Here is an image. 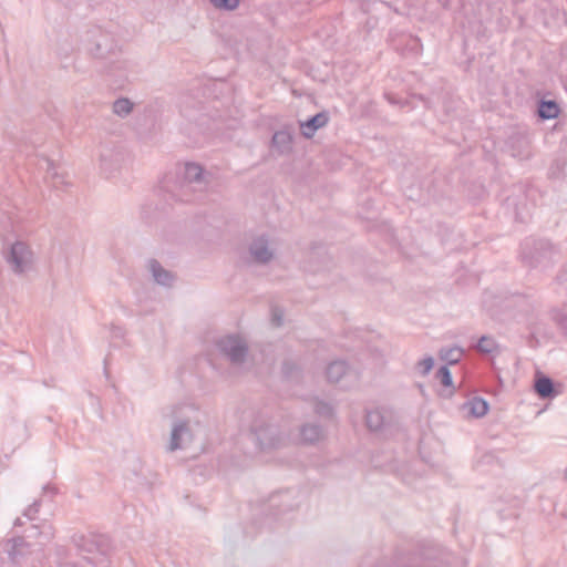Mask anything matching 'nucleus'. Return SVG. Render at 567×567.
<instances>
[{
	"label": "nucleus",
	"mask_w": 567,
	"mask_h": 567,
	"mask_svg": "<svg viewBox=\"0 0 567 567\" xmlns=\"http://www.w3.org/2000/svg\"><path fill=\"white\" fill-rule=\"evenodd\" d=\"M207 183L205 171L199 164L186 163L175 184L166 187L177 200L189 202L195 192L206 188Z\"/></svg>",
	"instance_id": "obj_1"
},
{
	"label": "nucleus",
	"mask_w": 567,
	"mask_h": 567,
	"mask_svg": "<svg viewBox=\"0 0 567 567\" xmlns=\"http://www.w3.org/2000/svg\"><path fill=\"white\" fill-rule=\"evenodd\" d=\"M72 543L82 557L83 563H71L60 558V564L72 567H105L107 558L101 549L97 537L93 534H74Z\"/></svg>",
	"instance_id": "obj_2"
},
{
	"label": "nucleus",
	"mask_w": 567,
	"mask_h": 567,
	"mask_svg": "<svg viewBox=\"0 0 567 567\" xmlns=\"http://www.w3.org/2000/svg\"><path fill=\"white\" fill-rule=\"evenodd\" d=\"M558 256V249L547 239H526L522 246V259L533 268L545 269L555 262Z\"/></svg>",
	"instance_id": "obj_3"
},
{
	"label": "nucleus",
	"mask_w": 567,
	"mask_h": 567,
	"mask_svg": "<svg viewBox=\"0 0 567 567\" xmlns=\"http://www.w3.org/2000/svg\"><path fill=\"white\" fill-rule=\"evenodd\" d=\"M251 435L261 451H271L286 446L289 442L278 425L266 420H256L251 425Z\"/></svg>",
	"instance_id": "obj_4"
},
{
	"label": "nucleus",
	"mask_w": 567,
	"mask_h": 567,
	"mask_svg": "<svg viewBox=\"0 0 567 567\" xmlns=\"http://www.w3.org/2000/svg\"><path fill=\"white\" fill-rule=\"evenodd\" d=\"M216 347L233 364L243 363L248 354L247 342L238 334L219 338L216 341Z\"/></svg>",
	"instance_id": "obj_5"
},
{
	"label": "nucleus",
	"mask_w": 567,
	"mask_h": 567,
	"mask_svg": "<svg viewBox=\"0 0 567 567\" xmlns=\"http://www.w3.org/2000/svg\"><path fill=\"white\" fill-rule=\"evenodd\" d=\"M6 261L16 275H22L32 268L33 252L25 243L16 241L6 255Z\"/></svg>",
	"instance_id": "obj_6"
},
{
	"label": "nucleus",
	"mask_w": 567,
	"mask_h": 567,
	"mask_svg": "<svg viewBox=\"0 0 567 567\" xmlns=\"http://www.w3.org/2000/svg\"><path fill=\"white\" fill-rule=\"evenodd\" d=\"M87 50L99 59L105 58L113 49V39L100 28H93L87 31Z\"/></svg>",
	"instance_id": "obj_7"
},
{
	"label": "nucleus",
	"mask_w": 567,
	"mask_h": 567,
	"mask_svg": "<svg viewBox=\"0 0 567 567\" xmlns=\"http://www.w3.org/2000/svg\"><path fill=\"white\" fill-rule=\"evenodd\" d=\"M125 152L117 146L103 145L100 151V167L107 176L121 168L125 162Z\"/></svg>",
	"instance_id": "obj_8"
},
{
	"label": "nucleus",
	"mask_w": 567,
	"mask_h": 567,
	"mask_svg": "<svg viewBox=\"0 0 567 567\" xmlns=\"http://www.w3.org/2000/svg\"><path fill=\"white\" fill-rule=\"evenodd\" d=\"M194 435L189 422L177 420L173 423L167 451L174 452L186 449L193 442Z\"/></svg>",
	"instance_id": "obj_9"
},
{
	"label": "nucleus",
	"mask_w": 567,
	"mask_h": 567,
	"mask_svg": "<svg viewBox=\"0 0 567 567\" xmlns=\"http://www.w3.org/2000/svg\"><path fill=\"white\" fill-rule=\"evenodd\" d=\"M249 254L252 260L259 265H266L274 258V250L265 236L255 238L249 245Z\"/></svg>",
	"instance_id": "obj_10"
},
{
	"label": "nucleus",
	"mask_w": 567,
	"mask_h": 567,
	"mask_svg": "<svg viewBox=\"0 0 567 567\" xmlns=\"http://www.w3.org/2000/svg\"><path fill=\"white\" fill-rule=\"evenodd\" d=\"M534 390L542 399H553L558 394L554 381L539 371L535 373Z\"/></svg>",
	"instance_id": "obj_11"
},
{
	"label": "nucleus",
	"mask_w": 567,
	"mask_h": 567,
	"mask_svg": "<svg viewBox=\"0 0 567 567\" xmlns=\"http://www.w3.org/2000/svg\"><path fill=\"white\" fill-rule=\"evenodd\" d=\"M328 121V113L324 111L319 112L307 121L300 123L301 134L306 138H311L319 128L327 125Z\"/></svg>",
	"instance_id": "obj_12"
},
{
	"label": "nucleus",
	"mask_w": 567,
	"mask_h": 567,
	"mask_svg": "<svg viewBox=\"0 0 567 567\" xmlns=\"http://www.w3.org/2000/svg\"><path fill=\"white\" fill-rule=\"evenodd\" d=\"M148 270L152 274L155 282L161 286L171 287L175 280L173 272L163 268L161 262L156 259H150Z\"/></svg>",
	"instance_id": "obj_13"
},
{
	"label": "nucleus",
	"mask_w": 567,
	"mask_h": 567,
	"mask_svg": "<svg viewBox=\"0 0 567 567\" xmlns=\"http://www.w3.org/2000/svg\"><path fill=\"white\" fill-rule=\"evenodd\" d=\"M292 134L287 130L277 131L271 140L272 146L280 154H289L292 151Z\"/></svg>",
	"instance_id": "obj_14"
},
{
	"label": "nucleus",
	"mask_w": 567,
	"mask_h": 567,
	"mask_svg": "<svg viewBox=\"0 0 567 567\" xmlns=\"http://www.w3.org/2000/svg\"><path fill=\"white\" fill-rule=\"evenodd\" d=\"M300 437L306 444H315L323 437V429L317 423H306L300 427Z\"/></svg>",
	"instance_id": "obj_15"
},
{
	"label": "nucleus",
	"mask_w": 567,
	"mask_h": 567,
	"mask_svg": "<svg viewBox=\"0 0 567 567\" xmlns=\"http://www.w3.org/2000/svg\"><path fill=\"white\" fill-rule=\"evenodd\" d=\"M348 370L349 367L346 361H332L326 370L327 379L331 383H338L347 374Z\"/></svg>",
	"instance_id": "obj_16"
},
{
	"label": "nucleus",
	"mask_w": 567,
	"mask_h": 567,
	"mask_svg": "<svg viewBox=\"0 0 567 567\" xmlns=\"http://www.w3.org/2000/svg\"><path fill=\"white\" fill-rule=\"evenodd\" d=\"M463 409L474 417H482L488 412V403L482 398L474 396L464 403Z\"/></svg>",
	"instance_id": "obj_17"
},
{
	"label": "nucleus",
	"mask_w": 567,
	"mask_h": 567,
	"mask_svg": "<svg viewBox=\"0 0 567 567\" xmlns=\"http://www.w3.org/2000/svg\"><path fill=\"white\" fill-rule=\"evenodd\" d=\"M365 424L370 431H380L385 425V416L382 410H369L365 413Z\"/></svg>",
	"instance_id": "obj_18"
},
{
	"label": "nucleus",
	"mask_w": 567,
	"mask_h": 567,
	"mask_svg": "<svg viewBox=\"0 0 567 567\" xmlns=\"http://www.w3.org/2000/svg\"><path fill=\"white\" fill-rule=\"evenodd\" d=\"M45 181L51 183V185L55 188H59L60 186L64 185V175L59 172L55 164L50 161L45 159Z\"/></svg>",
	"instance_id": "obj_19"
},
{
	"label": "nucleus",
	"mask_w": 567,
	"mask_h": 567,
	"mask_svg": "<svg viewBox=\"0 0 567 567\" xmlns=\"http://www.w3.org/2000/svg\"><path fill=\"white\" fill-rule=\"evenodd\" d=\"M537 113L542 120L556 118L559 114V106L555 101L542 100Z\"/></svg>",
	"instance_id": "obj_20"
},
{
	"label": "nucleus",
	"mask_w": 567,
	"mask_h": 567,
	"mask_svg": "<svg viewBox=\"0 0 567 567\" xmlns=\"http://www.w3.org/2000/svg\"><path fill=\"white\" fill-rule=\"evenodd\" d=\"M54 536L53 526L50 524H42L41 529L38 525H32L30 534L28 537H39L41 540L39 542L40 546H43L45 543L50 542Z\"/></svg>",
	"instance_id": "obj_21"
},
{
	"label": "nucleus",
	"mask_w": 567,
	"mask_h": 567,
	"mask_svg": "<svg viewBox=\"0 0 567 567\" xmlns=\"http://www.w3.org/2000/svg\"><path fill=\"white\" fill-rule=\"evenodd\" d=\"M440 359L446 364H456L463 355V349L460 347L442 348L439 352Z\"/></svg>",
	"instance_id": "obj_22"
},
{
	"label": "nucleus",
	"mask_w": 567,
	"mask_h": 567,
	"mask_svg": "<svg viewBox=\"0 0 567 567\" xmlns=\"http://www.w3.org/2000/svg\"><path fill=\"white\" fill-rule=\"evenodd\" d=\"M133 102L127 97H120L113 103V112L121 116L125 117L133 111Z\"/></svg>",
	"instance_id": "obj_23"
},
{
	"label": "nucleus",
	"mask_w": 567,
	"mask_h": 567,
	"mask_svg": "<svg viewBox=\"0 0 567 567\" xmlns=\"http://www.w3.org/2000/svg\"><path fill=\"white\" fill-rule=\"evenodd\" d=\"M11 549L9 550V555L12 561L17 563V557L22 556L27 553V548L29 544L25 542L24 537H16L12 540Z\"/></svg>",
	"instance_id": "obj_24"
},
{
	"label": "nucleus",
	"mask_w": 567,
	"mask_h": 567,
	"mask_svg": "<svg viewBox=\"0 0 567 567\" xmlns=\"http://www.w3.org/2000/svg\"><path fill=\"white\" fill-rule=\"evenodd\" d=\"M476 348L480 352L489 354L497 349V343L492 337L483 336L478 340Z\"/></svg>",
	"instance_id": "obj_25"
},
{
	"label": "nucleus",
	"mask_w": 567,
	"mask_h": 567,
	"mask_svg": "<svg viewBox=\"0 0 567 567\" xmlns=\"http://www.w3.org/2000/svg\"><path fill=\"white\" fill-rule=\"evenodd\" d=\"M436 378L440 380V382L446 386L450 388L453 385V378L450 369L447 365L441 367L436 372Z\"/></svg>",
	"instance_id": "obj_26"
},
{
	"label": "nucleus",
	"mask_w": 567,
	"mask_h": 567,
	"mask_svg": "<svg viewBox=\"0 0 567 567\" xmlns=\"http://www.w3.org/2000/svg\"><path fill=\"white\" fill-rule=\"evenodd\" d=\"M217 9L233 11L238 8L239 0H209Z\"/></svg>",
	"instance_id": "obj_27"
},
{
	"label": "nucleus",
	"mask_w": 567,
	"mask_h": 567,
	"mask_svg": "<svg viewBox=\"0 0 567 567\" xmlns=\"http://www.w3.org/2000/svg\"><path fill=\"white\" fill-rule=\"evenodd\" d=\"M434 365V359L433 357L429 355L424 358L423 360L419 361L416 364V369L420 372L422 377H425L430 373Z\"/></svg>",
	"instance_id": "obj_28"
},
{
	"label": "nucleus",
	"mask_w": 567,
	"mask_h": 567,
	"mask_svg": "<svg viewBox=\"0 0 567 567\" xmlns=\"http://www.w3.org/2000/svg\"><path fill=\"white\" fill-rule=\"evenodd\" d=\"M315 412L321 416L330 417L333 414V409L329 403L317 401L315 403Z\"/></svg>",
	"instance_id": "obj_29"
},
{
	"label": "nucleus",
	"mask_w": 567,
	"mask_h": 567,
	"mask_svg": "<svg viewBox=\"0 0 567 567\" xmlns=\"http://www.w3.org/2000/svg\"><path fill=\"white\" fill-rule=\"evenodd\" d=\"M40 506H41V502L40 501H34L23 513V515L32 520L35 518L37 514L39 513L40 511Z\"/></svg>",
	"instance_id": "obj_30"
},
{
	"label": "nucleus",
	"mask_w": 567,
	"mask_h": 567,
	"mask_svg": "<svg viewBox=\"0 0 567 567\" xmlns=\"http://www.w3.org/2000/svg\"><path fill=\"white\" fill-rule=\"evenodd\" d=\"M271 320L275 326L280 327L282 324L284 320V312L279 308H272L271 310Z\"/></svg>",
	"instance_id": "obj_31"
},
{
	"label": "nucleus",
	"mask_w": 567,
	"mask_h": 567,
	"mask_svg": "<svg viewBox=\"0 0 567 567\" xmlns=\"http://www.w3.org/2000/svg\"><path fill=\"white\" fill-rule=\"evenodd\" d=\"M296 369V365L290 361H285L282 364V372L286 377H292V371Z\"/></svg>",
	"instance_id": "obj_32"
},
{
	"label": "nucleus",
	"mask_w": 567,
	"mask_h": 567,
	"mask_svg": "<svg viewBox=\"0 0 567 567\" xmlns=\"http://www.w3.org/2000/svg\"><path fill=\"white\" fill-rule=\"evenodd\" d=\"M441 6L445 9L450 8L453 3L454 0H437Z\"/></svg>",
	"instance_id": "obj_33"
},
{
	"label": "nucleus",
	"mask_w": 567,
	"mask_h": 567,
	"mask_svg": "<svg viewBox=\"0 0 567 567\" xmlns=\"http://www.w3.org/2000/svg\"><path fill=\"white\" fill-rule=\"evenodd\" d=\"M21 525H22V520H21V518H17V519L14 520V526H21Z\"/></svg>",
	"instance_id": "obj_34"
}]
</instances>
